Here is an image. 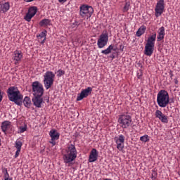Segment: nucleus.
<instances>
[{"label": "nucleus", "instance_id": "39", "mask_svg": "<svg viewBox=\"0 0 180 180\" xmlns=\"http://www.w3.org/2000/svg\"><path fill=\"white\" fill-rule=\"evenodd\" d=\"M50 144H52V147H54L56 146V140H51L49 141Z\"/></svg>", "mask_w": 180, "mask_h": 180}, {"label": "nucleus", "instance_id": "5", "mask_svg": "<svg viewBox=\"0 0 180 180\" xmlns=\"http://www.w3.org/2000/svg\"><path fill=\"white\" fill-rule=\"evenodd\" d=\"M56 78V75L51 71H47L44 75V85L46 89H50L54 84V79Z\"/></svg>", "mask_w": 180, "mask_h": 180}, {"label": "nucleus", "instance_id": "32", "mask_svg": "<svg viewBox=\"0 0 180 180\" xmlns=\"http://www.w3.org/2000/svg\"><path fill=\"white\" fill-rule=\"evenodd\" d=\"M129 9H130V3L127 2L123 8L124 12H127V11H129Z\"/></svg>", "mask_w": 180, "mask_h": 180}, {"label": "nucleus", "instance_id": "41", "mask_svg": "<svg viewBox=\"0 0 180 180\" xmlns=\"http://www.w3.org/2000/svg\"><path fill=\"white\" fill-rule=\"evenodd\" d=\"M25 2H33L34 0H24Z\"/></svg>", "mask_w": 180, "mask_h": 180}, {"label": "nucleus", "instance_id": "30", "mask_svg": "<svg viewBox=\"0 0 180 180\" xmlns=\"http://www.w3.org/2000/svg\"><path fill=\"white\" fill-rule=\"evenodd\" d=\"M157 175H158V173L157 172V170H155V169H153L152 170L151 179L152 180L157 179Z\"/></svg>", "mask_w": 180, "mask_h": 180}, {"label": "nucleus", "instance_id": "19", "mask_svg": "<svg viewBox=\"0 0 180 180\" xmlns=\"http://www.w3.org/2000/svg\"><path fill=\"white\" fill-rule=\"evenodd\" d=\"M1 130L2 131L6 134V131L11 129V122L9 121H4L1 123Z\"/></svg>", "mask_w": 180, "mask_h": 180}, {"label": "nucleus", "instance_id": "16", "mask_svg": "<svg viewBox=\"0 0 180 180\" xmlns=\"http://www.w3.org/2000/svg\"><path fill=\"white\" fill-rule=\"evenodd\" d=\"M165 37V27H161L158 30L157 41H162Z\"/></svg>", "mask_w": 180, "mask_h": 180}, {"label": "nucleus", "instance_id": "15", "mask_svg": "<svg viewBox=\"0 0 180 180\" xmlns=\"http://www.w3.org/2000/svg\"><path fill=\"white\" fill-rule=\"evenodd\" d=\"M154 47H155L154 45H150L148 44H146L145 45V51H144L145 56L151 57V56H153V53H154Z\"/></svg>", "mask_w": 180, "mask_h": 180}, {"label": "nucleus", "instance_id": "12", "mask_svg": "<svg viewBox=\"0 0 180 180\" xmlns=\"http://www.w3.org/2000/svg\"><path fill=\"white\" fill-rule=\"evenodd\" d=\"M22 58H23V53H22V51L15 50L13 54V60L15 61V65H18V64L22 61Z\"/></svg>", "mask_w": 180, "mask_h": 180}, {"label": "nucleus", "instance_id": "33", "mask_svg": "<svg viewBox=\"0 0 180 180\" xmlns=\"http://www.w3.org/2000/svg\"><path fill=\"white\" fill-rule=\"evenodd\" d=\"M20 133H25L27 130V126L25 125L24 127H19Z\"/></svg>", "mask_w": 180, "mask_h": 180}, {"label": "nucleus", "instance_id": "40", "mask_svg": "<svg viewBox=\"0 0 180 180\" xmlns=\"http://www.w3.org/2000/svg\"><path fill=\"white\" fill-rule=\"evenodd\" d=\"M67 1H68V0H58V2L60 4H65V2H67Z\"/></svg>", "mask_w": 180, "mask_h": 180}, {"label": "nucleus", "instance_id": "10", "mask_svg": "<svg viewBox=\"0 0 180 180\" xmlns=\"http://www.w3.org/2000/svg\"><path fill=\"white\" fill-rule=\"evenodd\" d=\"M91 94H92V88L87 87L86 89L82 90L81 93L77 95V101H82L84 98H88Z\"/></svg>", "mask_w": 180, "mask_h": 180}, {"label": "nucleus", "instance_id": "18", "mask_svg": "<svg viewBox=\"0 0 180 180\" xmlns=\"http://www.w3.org/2000/svg\"><path fill=\"white\" fill-rule=\"evenodd\" d=\"M32 102L34 106H36V108H41V104L43 103V98H41V96H34L32 98Z\"/></svg>", "mask_w": 180, "mask_h": 180}, {"label": "nucleus", "instance_id": "3", "mask_svg": "<svg viewBox=\"0 0 180 180\" xmlns=\"http://www.w3.org/2000/svg\"><path fill=\"white\" fill-rule=\"evenodd\" d=\"M132 122L133 120L130 112H125L119 115L118 123L122 129H129L131 126Z\"/></svg>", "mask_w": 180, "mask_h": 180}, {"label": "nucleus", "instance_id": "20", "mask_svg": "<svg viewBox=\"0 0 180 180\" xmlns=\"http://www.w3.org/2000/svg\"><path fill=\"white\" fill-rule=\"evenodd\" d=\"M49 136L51 140H58L60 139V133L57 131L56 129H51L49 131Z\"/></svg>", "mask_w": 180, "mask_h": 180}, {"label": "nucleus", "instance_id": "29", "mask_svg": "<svg viewBox=\"0 0 180 180\" xmlns=\"http://www.w3.org/2000/svg\"><path fill=\"white\" fill-rule=\"evenodd\" d=\"M141 141L143 143H148L150 141V139L148 138V135H144L140 137Z\"/></svg>", "mask_w": 180, "mask_h": 180}, {"label": "nucleus", "instance_id": "1", "mask_svg": "<svg viewBox=\"0 0 180 180\" xmlns=\"http://www.w3.org/2000/svg\"><path fill=\"white\" fill-rule=\"evenodd\" d=\"M77 148L75 143H68L66 148L63 152V158L65 164H71L77 158Z\"/></svg>", "mask_w": 180, "mask_h": 180}, {"label": "nucleus", "instance_id": "28", "mask_svg": "<svg viewBox=\"0 0 180 180\" xmlns=\"http://www.w3.org/2000/svg\"><path fill=\"white\" fill-rule=\"evenodd\" d=\"M34 17V15H32V14H30V13H27L26 15L24 17L25 20H26L27 22H30V20H32V18Z\"/></svg>", "mask_w": 180, "mask_h": 180}, {"label": "nucleus", "instance_id": "13", "mask_svg": "<svg viewBox=\"0 0 180 180\" xmlns=\"http://www.w3.org/2000/svg\"><path fill=\"white\" fill-rule=\"evenodd\" d=\"M155 117H157L158 119H159V120H160V122H162V123H168V117L165 115H164V113H162V112L160 110H157L155 111Z\"/></svg>", "mask_w": 180, "mask_h": 180}, {"label": "nucleus", "instance_id": "38", "mask_svg": "<svg viewBox=\"0 0 180 180\" xmlns=\"http://www.w3.org/2000/svg\"><path fill=\"white\" fill-rule=\"evenodd\" d=\"M141 77H143V72H139L138 74H137V78H138V79H141Z\"/></svg>", "mask_w": 180, "mask_h": 180}, {"label": "nucleus", "instance_id": "9", "mask_svg": "<svg viewBox=\"0 0 180 180\" xmlns=\"http://www.w3.org/2000/svg\"><path fill=\"white\" fill-rule=\"evenodd\" d=\"M164 9H165V0L158 1L155 8V15L156 18H158V16H161V15L164 13Z\"/></svg>", "mask_w": 180, "mask_h": 180}, {"label": "nucleus", "instance_id": "7", "mask_svg": "<svg viewBox=\"0 0 180 180\" xmlns=\"http://www.w3.org/2000/svg\"><path fill=\"white\" fill-rule=\"evenodd\" d=\"M32 94L34 96H43L44 94V88H43V84L41 83L36 81L32 82Z\"/></svg>", "mask_w": 180, "mask_h": 180}, {"label": "nucleus", "instance_id": "43", "mask_svg": "<svg viewBox=\"0 0 180 180\" xmlns=\"http://www.w3.org/2000/svg\"><path fill=\"white\" fill-rule=\"evenodd\" d=\"M174 84H178V79H174Z\"/></svg>", "mask_w": 180, "mask_h": 180}, {"label": "nucleus", "instance_id": "14", "mask_svg": "<svg viewBox=\"0 0 180 180\" xmlns=\"http://www.w3.org/2000/svg\"><path fill=\"white\" fill-rule=\"evenodd\" d=\"M98 155H99V153L96 148H93L89 157V162H95V161L98 160Z\"/></svg>", "mask_w": 180, "mask_h": 180}, {"label": "nucleus", "instance_id": "8", "mask_svg": "<svg viewBox=\"0 0 180 180\" xmlns=\"http://www.w3.org/2000/svg\"><path fill=\"white\" fill-rule=\"evenodd\" d=\"M108 41H109L108 32L102 33L97 40V46L98 49H103V47L108 44Z\"/></svg>", "mask_w": 180, "mask_h": 180}, {"label": "nucleus", "instance_id": "6", "mask_svg": "<svg viewBox=\"0 0 180 180\" xmlns=\"http://www.w3.org/2000/svg\"><path fill=\"white\" fill-rule=\"evenodd\" d=\"M94 13V8L91 6L83 4L79 7V15L84 19H89Z\"/></svg>", "mask_w": 180, "mask_h": 180}, {"label": "nucleus", "instance_id": "2", "mask_svg": "<svg viewBox=\"0 0 180 180\" xmlns=\"http://www.w3.org/2000/svg\"><path fill=\"white\" fill-rule=\"evenodd\" d=\"M7 96L11 102H14L18 106H22V101L23 100V95L19 91L18 87L13 86L9 87L6 90Z\"/></svg>", "mask_w": 180, "mask_h": 180}, {"label": "nucleus", "instance_id": "24", "mask_svg": "<svg viewBox=\"0 0 180 180\" xmlns=\"http://www.w3.org/2000/svg\"><path fill=\"white\" fill-rule=\"evenodd\" d=\"M51 20L47 18H44L39 22V26L46 27L50 25Z\"/></svg>", "mask_w": 180, "mask_h": 180}, {"label": "nucleus", "instance_id": "11", "mask_svg": "<svg viewBox=\"0 0 180 180\" xmlns=\"http://www.w3.org/2000/svg\"><path fill=\"white\" fill-rule=\"evenodd\" d=\"M124 139L125 137L122 134H120L118 137L114 139L117 144V148L119 151H122L123 148H124Z\"/></svg>", "mask_w": 180, "mask_h": 180}, {"label": "nucleus", "instance_id": "35", "mask_svg": "<svg viewBox=\"0 0 180 180\" xmlns=\"http://www.w3.org/2000/svg\"><path fill=\"white\" fill-rule=\"evenodd\" d=\"M3 99H4V91L0 89V102H2Z\"/></svg>", "mask_w": 180, "mask_h": 180}, {"label": "nucleus", "instance_id": "23", "mask_svg": "<svg viewBox=\"0 0 180 180\" xmlns=\"http://www.w3.org/2000/svg\"><path fill=\"white\" fill-rule=\"evenodd\" d=\"M24 106L30 109V106H32V101L30 100V97L25 96L23 100Z\"/></svg>", "mask_w": 180, "mask_h": 180}, {"label": "nucleus", "instance_id": "44", "mask_svg": "<svg viewBox=\"0 0 180 180\" xmlns=\"http://www.w3.org/2000/svg\"><path fill=\"white\" fill-rule=\"evenodd\" d=\"M4 180H13L12 177H10L8 179H4Z\"/></svg>", "mask_w": 180, "mask_h": 180}, {"label": "nucleus", "instance_id": "45", "mask_svg": "<svg viewBox=\"0 0 180 180\" xmlns=\"http://www.w3.org/2000/svg\"><path fill=\"white\" fill-rule=\"evenodd\" d=\"M178 174L180 176V170H179V172H178Z\"/></svg>", "mask_w": 180, "mask_h": 180}, {"label": "nucleus", "instance_id": "25", "mask_svg": "<svg viewBox=\"0 0 180 180\" xmlns=\"http://www.w3.org/2000/svg\"><path fill=\"white\" fill-rule=\"evenodd\" d=\"M113 45H110L106 49L101 51L102 54L105 56H108V54H110L112 53V50H113Z\"/></svg>", "mask_w": 180, "mask_h": 180}, {"label": "nucleus", "instance_id": "17", "mask_svg": "<svg viewBox=\"0 0 180 180\" xmlns=\"http://www.w3.org/2000/svg\"><path fill=\"white\" fill-rule=\"evenodd\" d=\"M9 9H11V4L8 1L0 3V13H6Z\"/></svg>", "mask_w": 180, "mask_h": 180}, {"label": "nucleus", "instance_id": "37", "mask_svg": "<svg viewBox=\"0 0 180 180\" xmlns=\"http://www.w3.org/2000/svg\"><path fill=\"white\" fill-rule=\"evenodd\" d=\"M9 178H11V177L9 176V173H8V170L6 169V174H4V179H9Z\"/></svg>", "mask_w": 180, "mask_h": 180}, {"label": "nucleus", "instance_id": "42", "mask_svg": "<svg viewBox=\"0 0 180 180\" xmlns=\"http://www.w3.org/2000/svg\"><path fill=\"white\" fill-rule=\"evenodd\" d=\"M110 57L113 60L115 58V55L112 54Z\"/></svg>", "mask_w": 180, "mask_h": 180}, {"label": "nucleus", "instance_id": "34", "mask_svg": "<svg viewBox=\"0 0 180 180\" xmlns=\"http://www.w3.org/2000/svg\"><path fill=\"white\" fill-rule=\"evenodd\" d=\"M65 74V71L60 69L58 70V75L57 77H63Z\"/></svg>", "mask_w": 180, "mask_h": 180}, {"label": "nucleus", "instance_id": "22", "mask_svg": "<svg viewBox=\"0 0 180 180\" xmlns=\"http://www.w3.org/2000/svg\"><path fill=\"white\" fill-rule=\"evenodd\" d=\"M146 30H147V27H146L145 25H142L141 26L136 33V36L137 37H141V36H143V34H144V33H146Z\"/></svg>", "mask_w": 180, "mask_h": 180}, {"label": "nucleus", "instance_id": "27", "mask_svg": "<svg viewBox=\"0 0 180 180\" xmlns=\"http://www.w3.org/2000/svg\"><path fill=\"white\" fill-rule=\"evenodd\" d=\"M22 141H20L19 139L16 140L15 145V148H17V150H22Z\"/></svg>", "mask_w": 180, "mask_h": 180}, {"label": "nucleus", "instance_id": "36", "mask_svg": "<svg viewBox=\"0 0 180 180\" xmlns=\"http://www.w3.org/2000/svg\"><path fill=\"white\" fill-rule=\"evenodd\" d=\"M20 154V149H17L15 154V158H18L19 157V155Z\"/></svg>", "mask_w": 180, "mask_h": 180}, {"label": "nucleus", "instance_id": "21", "mask_svg": "<svg viewBox=\"0 0 180 180\" xmlns=\"http://www.w3.org/2000/svg\"><path fill=\"white\" fill-rule=\"evenodd\" d=\"M157 39V34L153 33L150 37L148 38L146 44L151 46H155V39Z\"/></svg>", "mask_w": 180, "mask_h": 180}, {"label": "nucleus", "instance_id": "4", "mask_svg": "<svg viewBox=\"0 0 180 180\" xmlns=\"http://www.w3.org/2000/svg\"><path fill=\"white\" fill-rule=\"evenodd\" d=\"M157 103L160 108H167L169 105V94L166 90H160L157 95Z\"/></svg>", "mask_w": 180, "mask_h": 180}, {"label": "nucleus", "instance_id": "31", "mask_svg": "<svg viewBox=\"0 0 180 180\" xmlns=\"http://www.w3.org/2000/svg\"><path fill=\"white\" fill-rule=\"evenodd\" d=\"M38 37H39V39H43V41H41V43H44V41H46V33L44 32H42L39 36Z\"/></svg>", "mask_w": 180, "mask_h": 180}, {"label": "nucleus", "instance_id": "46", "mask_svg": "<svg viewBox=\"0 0 180 180\" xmlns=\"http://www.w3.org/2000/svg\"><path fill=\"white\" fill-rule=\"evenodd\" d=\"M173 75H172L171 77H172Z\"/></svg>", "mask_w": 180, "mask_h": 180}, {"label": "nucleus", "instance_id": "26", "mask_svg": "<svg viewBox=\"0 0 180 180\" xmlns=\"http://www.w3.org/2000/svg\"><path fill=\"white\" fill-rule=\"evenodd\" d=\"M28 13L32 16H34L37 13V7L32 6L28 9Z\"/></svg>", "mask_w": 180, "mask_h": 180}]
</instances>
